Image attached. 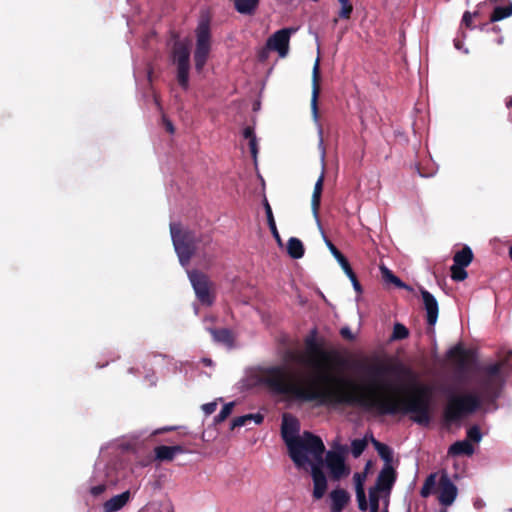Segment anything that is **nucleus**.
<instances>
[{"instance_id": "obj_5", "label": "nucleus", "mask_w": 512, "mask_h": 512, "mask_svg": "<svg viewBox=\"0 0 512 512\" xmlns=\"http://www.w3.org/2000/svg\"><path fill=\"white\" fill-rule=\"evenodd\" d=\"M480 406V398L473 393L464 395L451 394L448 396V403L444 409L446 421H457L467 414H471Z\"/></svg>"}, {"instance_id": "obj_15", "label": "nucleus", "mask_w": 512, "mask_h": 512, "mask_svg": "<svg viewBox=\"0 0 512 512\" xmlns=\"http://www.w3.org/2000/svg\"><path fill=\"white\" fill-rule=\"evenodd\" d=\"M395 471L390 464H385L380 471L374 489L383 493V497L387 495L389 499L390 490L395 482Z\"/></svg>"}, {"instance_id": "obj_19", "label": "nucleus", "mask_w": 512, "mask_h": 512, "mask_svg": "<svg viewBox=\"0 0 512 512\" xmlns=\"http://www.w3.org/2000/svg\"><path fill=\"white\" fill-rule=\"evenodd\" d=\"M331 511L341 512L350 500L349 494L343 489H335L330 493Z\"/></svg>"}, {"instance_id": "obj_14", "label": "nucleus", "mask_w": 512, "mask_h": 512, "mask_svg": "<svg viewBox=\"0 0 512 512\" xmlns=\"http://www.w3.org/2000/svg\"><path fill=\"white\" fill-rule=\"evenodd\" d=\"M323 458L314 460L310 457L309 466L311 468V477L313 480V497L316 500L321 499L327 490V478L322 470ZM308 466V464L306 465Z\"/></svg>"}, {"instance_id": "obj_35", "label": "nucleus", "mask_w": 512, "mask_h": 512, "mask_svg": "<svg viewBox=\"0 0 512 512\" xmlns=\"http://www.w3.org/2000/svg\"><path fill=\"white\" fill-rule=\"evenodd\" d=\"M468 274L464 267L452 265L451 278L454 281H463L467 278Z\"/></svg>"}, {"instance_id": "obj_11", "label": "nucleus", "mask_w": 512, "mask_h": 512, "mask_svg": "<svg viewBox=\"0 0 512 512\" xmlns=\"http://www.w3.org/2000/svg\"><path fill=\"white\" fill-rule=\"evenodd\" d=\"M187 274L198 301L206 306L212 305V283L207 275L199 271H187Z\"/></svg>"}, {"instance_id": "obj_44", "label": "nucleus", "mask_w": 512, "mask_h": 512, "mask_svg": "<svg viewBox=\"0 0 512 512\" xmlns=\"http://www.w3.org/2000/svg\"><path fill=\"white\" fill-rule=\"evenodd\" d=\"M243 136L244 138L246 139H249L252 140V139H256V135L254 133V129L250 126L246 127L244 130H243Z\"/></svg>"}, {"instance_id": "obj_28", "label": "nucleus", "mask_w": 512, "mask_h": 512, "mask_svg": "<svg viewBox=\"0 0 512 512\" xmlns=\"http://www.w3.org/2000/svg\"><path fill=\"white\" fill-rule=\"evenodd\" d=\"M213 339L216 342L222 343L226 346H232L233 344V337L231 332L228 329H221V330H210Z\"/></svg>"}, {"instance_id": "obj_17", "label": "nucleus", "mask_w": 512, "mask_h": 512, "mask_svg": "<svg viewBox=\"0 0 512 512\" xmlns=\"http://www.w3.org/2000/svg\"><path fill=\"white\" fill-rule=\"evenodd\" d=\"M319 64L320 59L317 57L315 60L313 70H312V95H311V111L313 115V119L318 121V96H319Z\"/></svg>"}, {"instance_id": "obj_51", "label": "nucleus", "mask_w": 512, "mask_h": 512, "mask_svg": "<svg viewBox=\"0 0 512 512\" xmlns=\"http://www.w3.org/2000/svg\"><path fill=\"white\" fill-rule=\"evenodd\" d=\"M388 505H389V499L387 498V495H385L384 499H383V509L381 512H389Z\"/></svg>"}, {"instance_id": "obj_12", "label": "nucleus", "mask_w": 512, "mask_h": 512, "mask_svg": "<svg viewBox=\"0 0 512 512\" xmlns=\"http://www.w3.org/2000/svg\"><path fill=\"white\" fill-rule=\"evenodd\" d=\"M342 451L329 450L325 454L324 465L329 472L331 479L338 481L350 474V468L345 462L343 455L344 447H341Z\"/></svg>"}, {"instance_id": "obj_40", "label": "nucleus", "mask_w": 512, "mask_h": 512, "mask_svg": "<svg viewBox=\"0 0 512 512\" xmlns=\"http://www.w3.org/2000/svg\"><path fill=\"white\" fill-rule=\"evenodd\" d=\"M356 499L358 502V508L361 511H366L368 508L367 500H366V494L364 491H356Z\"/></svg>"}, {"instance_id": "obj_52", "label": "nucleus", "mask_w": 512, "mask_h": 512, "mask_svg": "<svg viewBox=\"0 0 512 512\" xmlns=\"http://www.w3.org/2000/svg\"><path fill=\"white\" fill-rule=\"evenodd\" d=\"M201 361H202V363H203L204 365H206V366H212V364H213V363H212V360H211V359H209V358H202V360H201Z\"/></svg>"}, {"instance_id": "obj_4", "label": "nucleus", "mask_w": 512, "mask_h": 512, "mask_svg": "<svg viewBox=\"0 0 512 512\" xmlns=\"http://www.w3.org/2000/svg\"><path fill=\"white\" fill-rule=\"evenodd\" d=\"M435 491L438 493L439 503L445 507L451 506L458 495V489L446 471L431 473L425 479L420 495L427 498Z\"/></svg>"}, {"instance_id": "obj_7", "label": "nucleus", "mask_w": 512, "mask_h": 512, "mask_svg": "<svg viewBox=\"0 0 512 512\" xmlns=\"http://www.w3.org/2000/svg\"><path fill=\"white\" fill-rule=\"evenodd\" d=\"M196 44L194 50V63L197 72H201L209 58L212 37L207 20H201L195 30Z\"/></svg>"}, {"instance_id": "obj_56", "label": "nucleus", "mask_w": 512, "mask_h": 512, "mask_svg": "<svg viewBox=\"0 0 512 512\" xmlns=\"http://www.w3.org/2000/svg\"><path fill=\"white\" fill-rule=\"evenodd\" d=\"M491 4L496 3L498 0H488Z\"/></svg>"}, {"instance_id": "obj_57", "label": "nucleus", "mask_w": 512, "mask_h": 512, "mask_svg": "<svg viewBox=\"0 0 512 512\" xmlns=\"http://www.w3.org/2000/svg\"><path fill=\"white\" fill-rule=\"evenodd\" d=\"M509 512H512V508L509 509Z\"/></svg>"}, {"instance_id": "obj_24", "label": "nucleus", "mask_w": 512, "mask_h": 512, "mask_svg": "<svg viewBox=\"0 0 512 512\" xmlns=\"http://www.w3.org/2000/svg\"><path fill=\"white\" fill-rule=\"evenodd\" d=\"M453 260V265L467 267L473 260L472 250L469 247H464L454 255Z\"/></svg>"}, {"instance_id": "obj_48", "label": "nucleus", "mask_w": 512, "mask_h": 512, "mask_svg": "<svg viewBox=\"0 0 512 512\" xmlns=\"http://www.w3.org/2000/svg\"><path fill=\"white\" fill-rule=\"evenodd\" d=\"M473 506H474L475 509L481 510V509H483L485 507V502H484V500H482L480 498H477V499L474 500Z\"/></svg>"}, {"instance_id": "obj_2", "label": "nucleus", "mask_w": 512, "mask_h": 512, "mask_svg": "<svg viewBox=\"0 0 512 512\" xmlns=\"http://www.w3.org/2000/svg\"><path fill=\"white\" fill-rule=\"evenodd\" d=\"M299 421L289 414H284L281 425V435L288 448L289 456L298 468H306L310 457L321 460L325 446L320 437L310 432L299 435Z\"/></svg>"}, {"instance_id": "obj_32", "label": "nucleus", "mask_w": 512, "mask_h": 512, "mask_svg": "<svg viewBox=\"0 0 512 512\" xmlns=\"http://www.w3.org/2000/svg\"><path fill=\"white\" fill-rule=\"evenodd\" d=\"M340 4V10L338 16L341 19H349L353 12V5L350 0H338Z\"/></svg>"}, {"instance_id": "obj_13", "label": "nucleus", "mask_w": 512, "mask_h": 512, "mask_svg": "<svg viewBox=\"0 0 512 512\" xmlns=\"http://www.w3.org/2000/svg\"><path fill=\"white\" fill-rule=\"evenodd\" d=\"M319 136H320L319 148L321 150L322 172L314 185V190H313L312 199H311V209H312V213L315 218V221L317 223V226L319 227V229H321V222L319 219L318 211H319V207H320V200H321V194H322L323 182H324V159H325V149L323 146L322 129L321 128L319 129Z\"/></svg>"}, {"instance_id": "obj_26", "label": "nucleus", "mask_w": 512, "mask_h": 512, "mask_svg": "<svg viewBox=\"0 0 512 512\" xmlns=\"http://www.w3.org/2000/svg\"><path fill=\"white\" fill-rule=\"evenodd\" d=\"M264 208H265L267 222H268V226L270 228V231H271L273 237L275 238V240L277 241V243L281 246L282 245V240H281L280 234H279V232L277 230V227H276V223H275V220H274V216H273V213H272L271 206H270V204L268 203V201L266 199L264 201Z\"/></svg>"}, {"instance_id": "obj_23", "label": "nucleus", "mask_w": 512, "mask_h": 512, "mask_svg": "<svg viewBox=\"0 0 512 512\" xmlns=\"http://www.w3.org/2000/svg\"><path fill=\"white\" fill-rule=\"evenodd\" d=\"M512 16V1L508 0L505 6H496L491 14L490 21L497 22Z\"/></svg>"}, {"instance_id": "obj_27", "label": "nucleus", "mask_w": 512, "mask_h": 512, "mask_svg": "<svg viewBox=\"0 0 512 512\" xmlns=\"http://www.w3.org/2000/svg\"><path fill=\"white\" fill-rule=\"evenodd\" d=\"M234 4L239 13L250 15L256 10L259 0H235Z\"/></svg>"}, {"instance_id": "obj_42", "label": "nucleus", "mask_w": 512, "mask_h": 512, "mask_svg": "<svg viewBox=\"0 0 512 512\" xmlns=\"http://www.w3.org/2000/svg\"><path fill=\"white\" fill-rule=\"evenodd\" d=\"M477 15V12L471 14L470 12H465L462 18V23L466 25V27H471L472 19Z\"/></svg>"}, {"instance_id": "obj_6", "label": "nucleus", "mask_w": 512, "mask_h": 512, "mask_svg": "<svg viewBox=\"0 0 512 512\" xmlns=\"http://www.w3.org/2000/svg\"><path fill=\"white\" fill-rule=\"evenodd\" d=\"M510 370H512V352H508L500 362L485 367L479 383L481 390L487 394L495 393L504 381L502 372Z\"/></svg>"}, {"instance_id": "obj_21", "label": "nucleus", "mask_w": 512, "mask_h": 512, "mask_svg": "<svg viewBox=\"0 0 512 512\" xmlns=\"http://www.w3.org/2000/svg\"><path fill=\"white\" fill-rule=\"evenodd\" d=\"M474 453V447L469 440H462L453 443L448 450V454L452 456L467 455L471 456Z\"/></svg>"}, {"instance_id": "obj_3", "label": "nucleus", "mask_w": 512, "mask_h": 512, "mask_svg": "<svg viewBox=\"0 0 512 512\" xmlns=\"http://www.w3.org/2000/svg\"><path fill=\"white\" fill-rule=\"evenodd\" d=\"M170 233L175 252L182 266H187L195 253L212 243L209 234L198 235L194 231L183 228L179 223L170 224Z\"/></svg>"}, {"instance_id": "obj_31", "label": "nucleus", "mask_w": 512, "mask_h": 512, "mask_svg": "<svg viewBox=\"0 0 512 512\" xmlns=\"http://www.w3.org/2000/svg\"><path fill=\"white\" fill-rule=\"evenodd\" d=\"M323 237H324V241L328 247V249L330 250V252L332 253V255L335 257V259L337 260V262L339 263L340 266H343L344 264L346 265V263L348 262L347 259L341 254V252L333 245V243L328 240L325 235H324V232L322 230V228L320 229Z\"/></svg>"}, {"instance_id": "obj_25", "label": "nucleus", "mask_w": 512, "mask_h": 512, "mask_svg": "<svg viewBox=\"0 0 512 512\" xmlns=\"http://www.w3.org/2000/svg\"><path fill=\"white\" fill-rule=\"evenodd\" d=\"M253 421L255 424H260L263 421V416L259 413L256 414H246L243 416H239L235 418L231 423V429L237 427H243L247 425L248 422Z\"/></svg>"}, {"instance_id": "obj_37", "label": "nucleus", "mask_w": 512, "mask_h": 512, "mask_svg": "<svg viewBox=\"0 0 512 512\" xmlns=\"http://www.w3.org/2000/svg\"><path fill=\"white\" fill-rule=\"evenodd\" d=\"M408 335H409L408 329L404 325H402L400 323H396L394 325L393 335H392L393 339H405L406 337H408Z\"/></svg>"}, {"instance_id": "obj_55", "label": "nucleus", "mask_w": 512, "mask_h": 512, "mask_svg": "<svg viewBox=\"0 0 512 512\" xmlns=\"http://www.w3.org/2000/svg\"><path fill=\"white\" fill-rule=\"evenodd\" d=\"M509 256H510V258H511V260H512V246H511V247H510V249H509Z\"/></svg>"}, {"instance_id": "obj_34", "label": "nucleus", "mask_w": 512, "mask_h": 512, "mask_svg": "<svg viewBox=\"0 0 512 512\" xmlns=\"http://www.w3.org/2000/svg\"><path fill=\"white\" fill-rule=\"evenodd\" d=\"M381 492L371 488L369 491L370 512H378L380 507Z\"/></svg>"}, {"instance_id": "obj_47", "label": "nucleus", "mask_w": 512, "mask_h": 512, "mask_svg": "<svg viewBox=\"0 0 512 512\" xmlns=\"http://www.w3.org/2000/svg\"><path fill=\"white\" fill-rule=\"evenodd\" d=\"M454 47H455L457 50H461V51H463L465 54H468V53H469L468 49H467V48H464L462 41H461V40H459V39H455V40H454Z\"/></svg>"}, {"instance_id": "obj_43", "label": "nucleus", "mask_w": 512, "mask_h": 512, "mask_svg": "<svg viewBox=\"0 0 512 512\" xmlns=\"http://www.w3.org/2000/svg\"><path fill=\"white\" fill-rule=\"evenodd\" d=\"M249 147H250L251 155H252L254 161H256L257 153H258L257 139L250 140Z\"/></svg>"}, {"instance_id": "obj_20", "label": "nucleus", "mask_w": 512, "mask_h": 512, "mask_svg": "<svg viewBox=\"0 0 512 512\" xmlns=\"http://www.w3.org/2000/svg\"><path fill=\"white\" fill-rule=\"evenodd\" d=\"M183 452V448L181 446H158L155 448V456L156 459L160 461H170L173 460L177 454Z\"/></svg>"}, {"instance_id": "obj_49", "label": "nucleus", "mask_w": 512, "mask_h": 512, "mask_svg": "<svg viewBox=\"0 0 512 512\" xmlns=\"http://www.w3.org/2000/svg\"><path fill=\"white\" fill-rule=\"evenodd\" d=\"M163 121H164V125H165L166 130H167L169 133L173 134V133H174V126H173V124L171 123V121H169V120H168V119H166V118H163Z\"/></svg>"}, {"instance_id": "obj_33", "label": "nucleus", "mask_w": 512, "mask_h": 512, "mask_svg": "<svg viewBox=\"0 0 512 512\" xmlns=\"http://www.w3.org/2000/svg\"><path fill=\"white\" fill-rule=\"evenodd\" d=\"M367 447V440L365 438L363 439H354L351 442V453L353 457L358 458L365 448Z\"/></svg>"}, {"instance_id": "obj_16", "label": "nucleus", "mask_w": 512, "mask_h": 512, "mask_svg": "<svg viewBox=\"0 0 512 512\" xmlns=\"http://www.w3.org/2000/svg\"><path fill=\"white\" fill-rule=\"evenodd\" d=\"M421 296L426 310L427 323L434 326L438 319L439 306L436 298L427 290H421Z\"/></svg>"}, {"instance_id": "obj_39", "label": "nucleus", "mask_w": 512, "mask_h": 512, "mask_svg": "<svg viewBox=\"0 0 512 512\" xmlns=\"http://www.w3.org/2000/svg\"><path fill=\"white\" fill-rule=\"evenodd\" d=\"M355 491H364V483L366 480V472L355 473L353 476Z\"/></svg>"}, {"instance_id": "obj_36", "label": "nucleus", "mask_w": 512, "mask_h": 512, "mask_svg": "<svg viewBox=\"0 0 512 512\" xmlns=\"http://www.w3.org/2000/svg\"><path fill=\"white\" fill-rule=\"evenodd\" d=\"M233 407H234V402L226 403L222 407V409L218 413V415L215 417V422L216 423L223 422L232 413Z\"/></svg>"}, {"instance_id": "obj_50", "label": "nucleus", "mask_w": 512, "mask_h": 512, "mask_svg": "<svg viewBox=\"0 0 512 512\" xmlns=\"http://www.w3.org/2000/svg\"><path fill=\"white\" fill-rule=\"evenodd\" d=\"M351 283H352L353 288L355 289V291H356V292H358V293H361V292H362L361 285H360V283L358 282L357 278H356V279H352V280H351Z\"/></svg>"}, {"instance_id": "obj_8", "label": "nucleus", "mask_w": 512, "mask_h": 512, "mask_svg": "<svg viewBox=\"0 0 512 512\" xmlns=\"http://www.w3.org/2000/svg\"><path fill=\"white\" fill-rule=\"evenodd\" d=\"M104 449L101 450L100 459L95 464L93 479L99 483L91 486L90 492L93 496H99L102 494L107 487V483H114L117 481V477L114 475L116 472V465L108 467L104 460Z\"/></svg>"}, {"instance_id": "obj_38", "label": "nucleus", "mask_w": 512, "mask_h": 512, "mask_svg": "<svg viewBox=\"0 0 512 512\" xmlns=\"http://www.w3.org/2000/svg\"><path fill=\"white\" fill-rule=\"evenodd\" d=\"M468 440L479 443L482 440V433L478 426H472L467 431Z\"/></svg>"}, {"instance_id": "obj_41", "label": "nucleus", "mask_w": 512, "mask_h": 512, "mask_svg": "<svg viewBox=\"0 0 512 512\" xmlns=\"http://www.w3.org/2000/svg\"><path fill=\"white\" fill-rule=\"evenodd\" d=\"M202 411L206 414V415H211L212 413H214L216 411V408H217V402L216 401H212V402H209V403H205L202 405Z\"/></svg>"}, {"instance_id": "obj_29", "label": "nucleus", "mask_w": 512, "mask_h": 512, "mask_svg": "<svg viewBox=\"0 0 512 512\" xmlns=\"http://www.w3.org/2000/svg\"><path fill=\"white\" fill-rule=\"evenodd\" d=\"M372 443H373L374 448L377 450L378 454L380 455V457L386 461V464H390V461L392 459L391 449L386 444H383V443L375 440L373 437H372Z\"/></svg>"}, {"instance_id": "obj_9", "label": "nucleus", "mask_w": 512, "mask_h": 512, "mask_svg": "<svg viewBox=\"0 0 512 512\" xmlns=\"http://www.w3.org/2000/svg\"><path fill=\"white\" fill-rule=\"evenodd\" d=\"M298 28L288 27L274 32L266 42V49L260 54L261 59L267 57L266 50L275 51L280 58H285L289 53L290 38L297 32Z\"/></svg>"}, {"instance_id": "obj_45", "label": "nucleus", "mask_w": 512, "mask_h": 512, "mask_svg": "<svg viewBox=\"0 0 512 512\" xmlns=\"http://www.w3.org/2000/svg\"><path fill=\"white\" fill-rule=\"evenodd\" d=\"M341 268L343 269V271L345 272V274L348 276V278L350 279V281L352 279H356V275L355 273L353 272V270L351 269L349 263L347 262L346 265L344 264L343 266H341Z\"/></svg>"}, {"instance_id": "obj_46", "label": "nucleus", "mask_w": 512, "mask_h": 512, "mask_svg": "<svg viewBox=\"0 0 512 512\" xmlns=\"http://www.w3.org/2000/svg\"><path fill=\"white\" fill-rule=\"evenodd\" d=\"M341 335L348 339V340H352L354 338L353 334H352V331L350 330V328L348 327H343L341 328V331H340Z\"/></svg>"}, {"instance_id": "obj_18", "label": "nucleus", "mask_w": 512, "mask_h": 512, "mask_svg": "<svg viewBox=\"0 0 512 512\" xmlns=\"http://www.w3.org/2000/svg\"><path fill=\"white\" fill-rule=\"evenodd\" d=\"M130 500V492L124 491L107 500L103 505L104 512H116L122 509Z\"/></svg>"}, {"instance_id": "obj_10", "label": "nucleus", "mask_w": 512, "mask_h": 512, "mask_svg": "<svg viewBox=\"0 0 512 512\" xmlns=\"http://www.w3.org/2000/svg\"><path fill=\"white\" fill-rule=\"evenodd\" d=\"M173 61L177 66V81L183 89L189 87L190 49L184 43H176L173 51Z\"/></svg>"}, {"instance_id": "obj_22", "label": "nucleus", "mask_w": 512, "mask_h": 512, "mask_svg": "<svg viewBox=\"0 0 512 512\" xmlns=\"http://www.w3.org/2000/svg\"><path fill=\"white\" fill-rule=\"evenodd\" d=\"M304 245L302 241L296 237H291L287 242V253L293 259H300L304 255Z\"/></svg>"}, {"instance_id": "obj_1", "label": "nucleus", "mask_w": 512, "mask_h": 512, "mask_svg": "<svg viewBox=\"0 0 512 512\" xmlns=\"http://www.w3.org/2000/svg\"><path fill=\"white\" fill-rule=\"evenodd\" d=\"M305 350L285 353L286 361H294L312 369L313 375L306 378L292 377L286 365L261 367L256 372L257 380L274 394L285 395L300 402H314L319 406H357L379 414H409L411 419L428 425L431 420L432 388L414 381L411 392L401 397L398 393H385L380 388L387 369L383 365L365 368L368 388H360L331 373L332 353L325 349L324 341L318 338L316 329L304 340Z\"/></svg>"}, {"instance_id": "obj_30", "label": "nucleus", "mask_w": 512, "mask_h": 512, "mask_svg": "<svg viewBox=\"0 0 512 512\" xmlns=\"http://www.w3.org/2000/svg\"><path fill=\"white\" fill-rule=\"evenodd\" d=\"M382 278L387 283H392L395 286L399 288H405L406 285L397 277L395 276L390 269H388L385 266L380 267Z\"/></svg>"}, {"instance_id": "obj_53", "label": "nucleus", "mask_w": 512, "mask_h": 512, "mask_svg": "<svg viewBox=\"0 0 512 512\" xmlns=\"http://www.w3.org/2000/svg\"><path fill=\"white\" fill-rule=\"evenodd\" d=\"M506 106L507 108H512V96L506 100Z\"/></svg>"}, {"instance_id": "obj_54", "label": "nucleus", "mask_w": 512, "mask_h": 512, "mask_svg": "<svg viewBox=\"0 0 512 512\" xmlns=\"http://www.w3.org/2000/svg\"><path fill=\"white\" fill-rule=\"evenodd\" d=\"M172 429H173L172 427H170V428H163V429H161L159 431H156L155 433H159V432H162V431H169V430H172Z\"/></svg>"}]
</instances>
